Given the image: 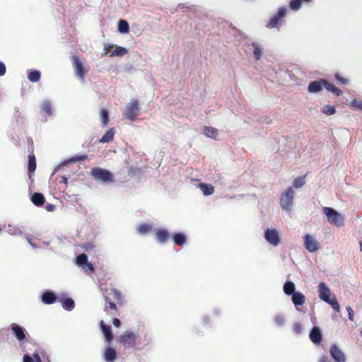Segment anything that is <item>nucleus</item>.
<instances>
[{
  "mask_svg": "<svg viewBox=\"0 0 362 362\" xmlns=\"http://www.w3.org/2000/svg\"><path fill=\"white\" fill-rule=\"evenodd\" d=\"M90 173L95 180L104 182H112L114 181L112 174L107 170L95 168L91 170Z\"/></svg>",
  "mask_w": 362,
  "mask_h": 362,
  "instance_id": "423d86ee",
  "label": "nucleus"
},
{
  "mask_svg": "<svg viewBox=\"0 0 362 362\" xmlns=\"http://www.w3.org/2000/svg\"><path fill=\"white\" fill-rule=\"evenodd\" d=\"M174 241L177 245H181V233H178L174 235Z\"/></svg>",
  "mask_w": 362,
  "mask_h": 362,
  "instance_id": "a18cd8bd",
  "label": "nucleus"
},
{
  "mask_svg": "<svg viewBox=\"0 0 362 362\" xmlns=\"http://www.w3.org/2000/svg\"><path fill=\"white\" fill-rule=\"evenodd\" d=\"M317 292L320 300L331 305L335 312L339 313L340 311V305L338 301L334 296L331 298L332 291L325 282L322 281L318 284Z\"/></svg>",
  "mask_w": 362,
  "mask_h": 362,
  "instance_id": "f03ea898",
  "label": "nucleus"
},
{
  "mask_svg": "<svg viewBox=\"0 0 362 362\" xmlns=\"http://www.w3.org/2000/svg\"><path fill=\"white\" fill-rule=\"evenodd\" d=\"M104 357L106 361L113 362L117 358L116 351L112 347L107 348Z\"/></svg>",
  "mask_w": 362,
  "mask_h": 362,
  "instance_id": "5701e85b",
  "label": "nucleus"
},
{
  "mask_svg": "<svg viewBox=\"0 0 362 362\" xmlns=\"http://www.w3.org/2000/svg\"><path fill=\"white\" fill-rule=\"evenodd\" d=\"M335 78L337 81L341 83L342 84H347L349 82L347 79L344 78L339 74H335Z\"/></svg>",
  "mask_w": 362,
  "mask_h": 362,
  "instance_id": "37998d69",
  "label": "nucleus"
},
{
  "mask_svg": "<svg viewBox=\"0 0 362 362\" xmlns=\"http://www.w3.org/2000/svg\"><path fill=\"white\" fill-rule=\"evenodd\" d=\"M32 202L37 206H42L45 202V198L42 193L35 192L31 197Z\"/></svg>",
  "mask_w": 362,
  "mask_h": 362,
  "instance_id": "6ab92c4d",
  "label": "nucleus"
},
{
  "mask_svg": "<svg viewBox=\"0 0 362 362\" xmlns=\"http://www.w3.org/2000/svg\"><path fill=\"white\" fill-rule=\"evenodd\" d=\"M119 341L126 348L134 349L141 344V338L136 332L127 330L119 337Z\"/></svg>",
  "mask_w": 362,
  "mask_h": 362,
  "instance_id": "7ed1b4c3",
  "label": "nucleus"
},
{
  "mask_svg": "<svg viewBox=\"0 0 362 362\" xmlns=\"http://www.w3.org/2000/svg\"><path fill=\"white\" fill-rule=\"evenodd\" d=\"M41 110L48 115L52 114V106L49 102H45L41 106Z\"/></svg>",
  "mask_w": 362,
  "mask_h": 362,
  "instance_id": "4c0bfd02",
  "label": "nucleus"
},
{
  "mask_svg": "<svg viewBox=\"0 0 362 362\" xmlns=\"http://www.w3.org/2000/svg\"><path fill=\"white\" fill-rule=\"evenodd\" d=\"M62 302V307L66 310H71L74 309L75 303L74 301L70 298H67L62 300H60Z\"/></svg>",
  "mask_w": 362,
  "mask_h": 362,
  "instance_id": "c756f323",
  "label": "nucleus"
},
{
  "mask_svg": "<svg viewBox=\"0 0 362 362\" xmlns=\"http://www.w3.org/2000/svg\"><path fill=\"white\" fill-rule=\"evenodd\" d=\"M62 182H63V183H64L65 185H67V183H68V179H67L66 177H62Z\"/></svg>",
  "mask_w": 362,
  "mask_h": 362,
  "instance_id": "bf43d9fd",
  "label": "nucleus"
},
{
  "mask_svg": "<svg viewBox=\"0 0 362 362\" xmlns=\"http://www.w3.org/2000/svg\"><path fill=\"white\" fill-rule=\"evenodd\" d=\"M115 134V131L114 128L110 129L108 131L105 132V134L102 136L100 139V143H109L112 141Z\"/></svg>",
  "mask_w": 362,
  "mask_h": 362,
  "instance_id": "b1692460",
  "label": "nucleus"
},
{
  "mask_svg": "<svg viewBox=\"0 0 362 362\" xmlns=\"http://www.w3.org/2000/svg\"><path fill=\"white\" fill-rule=\"evenodd\" d=\"M140 169L138 168H130L129 170H128V174L129 175H136V173H139L140 172Z\"/></svg>",
  "mask_w": 362,
  "mask_h": 362,
  "instance_id": "c03bdc74",
  "label": "nucleus"
},
{
  "mask_svg": "<svg viewBox=\"0 0 362 362\" xmlns=\"http://www.w3.org/2000/svg\"><path fill=\"white\" fill-rule=\"evenodd\" d=\"M28 141L30 145V151L31 153L28 155V172L29 174V177L31 178V174L33 173L36 170V159L35 156L33 153L34 151V145L33 141L31 138L28 139Z\"/></svg>",
  "mask_w": 362,
  "mask_h": 362,
  "instance_id": "1a4fd4ad",
  "label": "nucleus"
},
{
  "mask_svg": "<svg viewBox=\"0 0 362 362\" xmlns=\"http://www.w3.org/2000/svg\"><path fill=\"white\" fill-rule=\"evenodd\" d=\"M151 229V226L148 224L144 223L139 226L138 230L141 234H145L148 233Z\"/></svg>",
  "mask_w": 362,
  "mask_h": 362,
  "instance_id": "ea45409f",
  "label": "nucleus"
},
{
  "mask_svg": "<svg viewBox=\"0 0 362 362\" xmlns=\"http://www.w3.org/2000/svg\"><path fill=\"white\" fill-rule=\"evenodd\" d=\"M139 102L137 100H134L127 105L126 110L124 112V116L125 118L133 122V121L136 120V117L139 115Z\"/></svg>",
  "mask_w": 362,
  "mask_h": 362,
  "instance_id": "0eeeda50",
  "label": "nucleus"
},
{
  "mask_svg": "<svg viewBox=\"0 0 362 362\" xmlns=\"http://www.w3.org/2000/svg\"><path fill=\"white\" fill-rule=\"evenodd\" d=\"M88 263V257L83 253L76 257V264L80 266H85Z\"/></svg>",
  "mask_w": 362,
  "mask_h": 362,
  "instance_id": "72a5a7b5",
  "label": "nucleus"
},
{
  "mask_svg": "<svg viewBox=\"0 0 362 362\" xmlns=\"http://www.w3.org/2000/svg\"><path fill=\"white\" fill-rule=\"evenodd\" d=\"M264 238L272 246H277L281 242L279 232L276 229L267 228L264 231Z\"/></svg>",
  "mask_w": 362,
  "mask_h": 362,
  "instance_id": "6e6552de",
  "label": "nucleus"
},
{
  "mask_svg": "<svg viewBox=\"0 0 362 362\" xmlns=\"http://www.w3.org/2000/svg\"><path fill=\"white\" fill-rule=\"evenodd\" d=\"M182 245H184L186 241V236L183 233H182Z\"/></svg>",
  "mask_w": 362,
  "mask_h": 362,
  "instance_id": "052dcab7",
  "label": "nucleus"
},
{
  "mask_svg": "<svg viewBox=\"0 0 362 362\" xmlns=\"http://www.w3.org/2000/svg\"><path fill=\"white\" fill-rule=\"evenodd\" d=\"M302 3L300 0H291L290 1V8L293 11H298L300 8Z\"/></svg>",
  "mask_w": 362,
  "mask_h": 362,
  "instance_id": "e433bc0d",
  "label": "nucleus"
},
{
  "mask_svg": "<svg viewBox=\"0 0 362 362\" xmlns=\"http://www.w3.org/2000/svg\"><path fill=\"white\" fill-rule=\"evenodd\" d=\"M113 48V46H110V45H108V46H105V51L106 53H109L110 52V49Z\"/></svg>",
  "mask_w": 362,
  "mask_h": 362,
  "instance_id": "4d7b16f0",
  "label": "nucleus"
},
{
  "mask_svg": "<svg viewBox=\"0 0 362 362\" xmlns=\"http://www.w3.org/2000/svg\"><path fill=\"white\" fill-rule=\"evenodd\" d=\"M118 30L121 33H128L129 32L128 22L125 20H119L118 22Z\"/></svg>",
  "mask_w": 362,
  "mask_h": 362,
  "instance_id": "cd10ccee",
  "label": "nucleus"
},
{
  "mask_svg": "<svg viewBox=\"0 0 362 362\" xmlns=\"http://www.w3.org/2000/svg\"><path fill=\"white\" fill-rule=\"evenodd\" d=\"M11 330L18 341H23L25 339V329L20 325L13 323L11 325Z\"/></svg>",
  "mask_w": 362,
  "mask_h": 362,
  "instance_id": "f3484780",
  "label": "nucleus"
},
{
  "mask_svg": "<svg viewBox=\"0 0 362 362\" xmlns=\"http://www.w3.org/2000/svg\"><path fill=\"white\" fill-rule=\"evenodd\" d=\"M293 331L296 333V334H300L302 332V330H303V327L301 326V325L298 322H296L293 325Z\"/></svg>",
  "mask_w": 362,
  "mask_h": 362,
  "instance_id": "79ce46f5",
  "label": "nucleus"
},
{
  "mask_svg": "<svg viewBox=\"0 0 362 362\" xmlns=\"http://www.w3.org/2000/svg\"><path fill=\"white\" fill-rule=\"evenodd\" d=\"M329 353L335 362H346V356L337 345H332L329 349Z\"/></svg>",
  "mask_w": 362,
  "mask_h": 362,
  "instance_id": "ddd939ff",
  "label": "nucleus"
},
{
  "mask_svg": "<svg viewBox=\"0 0 362 362\" xmlns=\"http://www.w3.org/2000/svg\"><path fill=\"white\" fill-rule=\"evenodd\" d=\"M185 8V7L182 5V12H184V9Z\"/></svg>",
  "mask_w": 362,
  "mask_h": 362,
  "instance_id": "e2e57ef3",
  "label": "nucleus"
},
{
  "mask_svg": "<svg viewBox=\"0 0 362 362\" xmlns=\"http://www.w3.org/2000/svg\"><path fill=\"white\" fill-rule=\"evenodd\" d=\"M6 69L5 64L3 62H0V76H3L5 74Z\"/></svg>",
  "mask_w": 362,
  "mask_h": 362,
  "instance_id": "09e8293b",
  "label": "nucleus"
},
{
  "mask_svg": "<svg viewBox=\"0 0 362 362\" xmlns=\"http://www.w3.org/2000/svg\"><path fill=\"white\" fill-rule=\"evenodd\" d=\"M127 53V49H125L124 47L117 46V47H115V49L110 54V56L111 57H113V56H122V55H124Z\"/></svg>",
  "mask_w": 362,
  "mask_h": 362,
  "instance_id": "473e14b6",
  "label": "nucleus"
},
{
  "mask_svg": "<svg viewBox=\"0 0 362 362\" xmlns=\"http://www.w3.org/2000/svg\"><path fill=\"white\" fill-rule=\"evenodd\" d=\"M251 46L253 48V56L256 60H259L262 57V49L257 42H252Z\"/></svg>",
  "mask_w": 362,
  "mask_h": 362,
  "instance_id": "a878e982",
  "label": "nucleus"
},
{
  "mask_svg": "<svg viewBox=\"0 0 362 362\" xmlns=\"http://www.w3.org/2000/svg\"><path fill=\"white\" fill-rule=\"evenodd\" d=\"M23 361V362H35L34 359L32 358V357L30 356H29L28 354L24 355Z\"/></svg>",
  "mask_w": 362,
  "mask_h": 362,
  "instance_id": "3c124183",
  "label": "nucleus"
},
{
  "mask_svg": "<svg viewBox=\"0 0 362 362\" xmlns=\"http://www.w3.org/2000/svg\"><path fill=\"white\" fill-rule=\"evenodd\" d=\"M287 9L285 7H281L278 9L276 14L273 16L267 24V27L269 28H277L279 22L281 18L286 16Z\"/></svg>",
  "mask_w": 362,
  "mask_h": 362,
  "instance_id": "9d476101",
  "label": "nucleus"
},
{
  "mask_svg": "<svg viewBox=\"0 0 362 362\" xmlns=\"http://www.w3.org/2000/svg\"><path fill=\"white\" fill-rule=\"evenodd\" d=\"M41 299L43 303L49 305L54 303L57 300V296L52 291H46L42 293Z\"/></svg>",
  "mask_w": 362,
  "mask_h": 362,
  "instance_id": "a211bd4d",
  "label": "nucleus"
},
{
  "mask_svg": "<svg viewBox=\"0 0 362 362\" xmlns=\"http://www.w3.org/2000/svg\"><path fill=\"white\" fill-rule=\"evenodd\" d=\"M112 324L117 327H119L121 325V322H120V320L118 319V318H113L112 320Z\"/></svg>",
  "mask_w": 362,
  "mask_h": 362,
  "instance_id": "603ef678",
  "label": "nucleus"
},
{
  "mask_svg": "<svg viewBox=\"0 0 362 362\" xmlns=\"http://www.w3.org/2000/svg\"><path fill=\"white\" fill-rule=\"evenodd\" d=\"M309 337L313 344H320L322 337L320 329L317 326L313 327L309 334Z\"/></svg>",
  "mask_w": 362,
  "mask_h": 362,
  "instance_id": "dca6fc26",
  "label": "nucleus"
},
{
  "mask_svg": "<svg viewBox=\"0 0 362 362\" xmlns=\"http://www.w3.org/2000/svg\"><path fill=\"white\" fill-rule=\"evenodd\" d=\"M318 362H332L327 356H322Z\"/></svg>",
  "mask_w": 362,
  "mask_h": 362,
  "instance_id": "864d4df0",
  "label": "nucleus"
},
{
  "mask_svg": "<svg viewBox=\"0 0 362 362\" xmlns=\"http://www.w3.org/2000/svg\"><path fill=\"white\" fill-rule=\"evenodd\" d=\"M100 119H101V122H102V126L103 127H107L109 123V121H110L108 111L105 109H102L100 111Z\"/></svg>",
  "mask_w": 362,
  "mask_h": 362,
  "instance_id": "c85d7f7f",
  "label": "nucleus"
},
{
  "mask_svg": "<svg viewBox=\"0 0 362 362\" xmlns=\"http://www.w3.org/2000/svg\"><path fill=\"white\" fill-rule=\"evenodd\" d=\"M45 208L48 211H52L54 210V206L52 204H49L45 206Z\"/></svg>",
  "mask_w": 362,
  "mask_h": 362,
  "instance_id": "6e6d98bb",
  "label": "nucleus"
},
{
  "mask_svg": "<svg viewBox=\"0 0 362 362\" xmlns=\"http://www.w3.org/2000/svg\"><path fill=\"white\" fill-rule=\"evenodd\" d=\"M83 268H87V270L90 274L93 273L94 271L93 265L90 262H88L85 266H83Z\"/></svg>",
  "mask_w": 362,
  "mask_h": 362,
  "instance_id": "de8ad7c7",
  "label": "nucleus"
},
{
  "mask_svg": "<svg viewBox=\"0 0 362 362\" xmlns=\"http://www.w3.org/2000/svg\"><path fill=\"white\" fill-rule=\"evenodd\" d=\"M285 317L282 314H277L274 317V322L278 326H283L284 324Z\"/></svg>",
  "mask_w": 362,
  "mask_h": 362,
  "instance_id": "58836bf2",
  "label": "nucleus"
},
{
  "mask_svg": "<svg viewBox=\"0 0 362 362\" xmlns=\"http://www.w3.org/2000/svg\"><path fill=\"white\" fill-rule=\"evenodd\" d=\"M294 190L291 187L287 188L281 194L280 205L283 211H290L293 205Z\"/></svg>",
  "mask_w": 362,
  "mask_h": 362,
  "instance_id": "20e7f679",
  "label": "nucleus"
},
{
  "mask_svg": "<svg viewBox=\"0 0 362 362\" xmlns=\"http://www.w3.org/2000/svg\"><path fill=\"white\" fill-rule=\"evenodd\" d=\"M199 187L204 196H209L214 192V188L212 185L206 183H199Z\"/></svg>",
  "mask_w": 362,
  "mask_h": 362,
  "instance_id": "393cba45",
  "label": "nucleus"
},
{
  "mask_svg": "<svg viewBox=\"0 0 362 362\" xmlns=\"http://www.w3.org/2000/svg\"><path fill=\"white\" fill-rule=\"evenodd\" d=\"M325 88L329 92L332 93L336 95H340L341 94V90L337 88L332 83H329L327 80H325Z\"/></svg>",
  "mask_w": 362,
  "mask_h": 362,
  "instance_id": "bb28decb",
  "label": "nucleus"
},
{
  "mask_svg": "<svg viewBox=\"0 0 362 362\" xmlns=\"http://www.w3.org/2000/svg\"><path fill=\"white\" fill-rule=\"evenodd\" d=\"M156 237L160 243H164L168 241L170 235L166 230L160 229L156 232Z\"/></svg>",
  "mask_w": 362,
  "mask_h": 362,
  "instance_id": "4be33fe9",
  "label": "nucleus"
},
{
  "mask_svg": "<svg viewBox=\"0 0 362 362\" xmlns=\"http://www.w3.org/2000/svg\"><path fill=\"white\" fill-rule=\"evenodd\" d=\"M323 213L327 218L329 223L333 224L337 227L344 226V218L335 209L331 207H323Z\"/></svg>",
  "mask_w": 362,
  "mask_h": 362,
  "instance_id": "39448f33",
  "label": "nucleus"
},
{
  "mask_svg": "<svg viewBox=\"0 0 362 362\" xmlns=\"http://www.w3.org/2000/svg\"><path fill=\"white\" fill-rule=\"evenodd\" d=\"M291 301L295 308L298 310H300L299 307L303 305L305 302V296L303 293L297 291L291 296Z\"/></svg>",
  "mask_w": 362,
  "mask_h": 362,
  "instance_id": "4468645a",
  "label": "nucleus"
},
{
  "mask_svg": "<svg viewBox=\"0 0 362 362\" xmlns=\"http://www.w3.org/2000/svg\"><path fill=\"white\" fill-rule=\"evenodd\" d=\"M40 71L37 70H32L28 74V79L33 83L37 82L40 79Z\"/></svg>",
  "mask_w": 362,
  "mask_h": 362,
  "instance_id": "7c9ffc66",
  "label": "nucleus"
},
{
  "mask_svg": "<svg viewBox=\"0 0 362 362\" xmlns=\"http://www.w3.org/2000/svg\"><path fill=\"white\" fill-rule=\"evenodd\" d=\"M33 357H34L35 362H42L41 358L38 354H34Z\"/></svg>",
  "mask_w": 362,
  "mask_h": 362,
  "instance_id": "5fc2aeb1",
  "label": "nucleus"
},
{
  "mask_svg": "<svg viewBox=\"0 0 362 362\" xmlns=\"http://www.w3.org/2000/svg\"><path fill=\"white\" fill-rule=\"evenodd\" d=\"M322 111L323 113H325L327 115H332L336 112L335 107L333 105H325L322 107Z\"/></svg>",
  "mask_w": 362,
  "mask_h": 362,
  "instance_id": "f704fd0d",
  "label": "nucleus"
},
{
  "mask_svg": "<svg viewBox=\"0 0 362 362\" xmlns=\"http://www.w3.org/2000/svg\"><path fill=\"white\" fill-rule=\"evenodd\" d=\"M304 245L310 252H315L319 249L318 242L309 234L305 235L304 237Z\"/></svg>",
  "mask_w": 362,
  "mask_h": 362,
  "instance_id": "f8f14e48",
  "label": "nucleus"
},
{
  "mask_svg": "<svg viewBox=\"0 0 362 362\" xmlns=\"http://www.w3.org/2000/svg\"><path fill=\"white\" fill-rule=\"evenodd\" d=\"M305 183V177H298L293 180V185L296 188H300L303 187Z\"/></svg>",
  "mask_w": 362,
  "mask_h": 362,
  "instance_id": "c9c22d12",
  "label": "nucleus"
},
{
  "mask_svg": "<svg viewBox=\"0 0 362 362\" xmlns=\"http://www.w3.org/2000/svg\"><path fill=\"white\" fill-rule=\"evenodd\" d=\"M88 158V156L87 155H82V156H77L76 157L74 160V161H83V160H85Z\"/></svg>",
  "mask_w": 362,
  "mask_h": 362,
  "instance_id": "8fccbe9b",
  "label": "nucleus"
},
{
  "mask_svg": "<svg viewBox=\"0 0 362 362\" xmlns=\"http://www.w3.org/2000/svg\"><path fill=\"white\" fill-rule=\"evenodd\" d=\"M325 79L311 81L308 85V90L310 93H318L325 87Z\"/></svg>",
  "mask_w": 362,
  "mask_h": 362,
  "instance_id": "2eb2a0df",
  "label": "nucleus"
},
{
  "mask_svg": "<svg viewBox=\"0 0 362 362\" xmlns=\"http://www.w3.org/2000/svg\"><path fill=\"white\" fill-rule=\"evenodd\" d=\"M204 134L209 138L215 139L218 135V130L212 127L204 128Z\"/></svg>",
  "mask_w": 362,
  "mask_h": 362,
  "instance_id": "2f4dec72",
  "label": "nucleus"
},
{
  "mask_svg": "<svg viewBox=\"0 0 362 362\" xmlns=\"http://www.w3.org/2000/svg\"><path fill=\"white\" fill-rule=\"evenodd\" d=\"M104 298L105 301L104 310L108 315H115L117 313V307L112 300H116L119 304H122L121 292L116 288H110L106 291Z\"/></svg>",
  "mask_w": 362,
  "mask_h": 362,
  "instance_id": "f257e3e1",
  "label": "nucleus"
},
{
  "mask_svg": "<svg viewBox=\"0 0 362 362\" xmlns=\"http://www.w3.org/2000/svg\"><path fill=\"white\" fill-rule=\"evenodd\" d=\"M100 327L102 329V331L105 335V337L107 341H110L113 339V334L112 333L110 327L108 325H106L103 321L100 322Z\"/></svg>",
  "mask_w": 362,
  "mask_h": 362,
  "instance_id": "412c9836",
  "label": "nucleus"
},
{
  "mask_svg": "<svg viewBox=\"0 0 362 362\" xmlns=\"http://www.w3.org/2000/svg\"><path fill=\"white\" fill-rule=\"evenodd\" d=\"M361 334H362V331H361Z\"/></svg>",
  "mask_w": 362,
  "mask_h": 362,
  "instance_id": "69168bd1",
  "label": "nucleus"
},
{
  "mask_svg": "<svg viewBox=\"0 0 362 362\" xmlns=\"http://www.w3.org/2000/svg\"><path fill=\"white\" fill-rule=\"evenodd\" d=\"M360 245V251L362 252V240L359 242Z\"/></svg>",
  "mask_w": 362,
  "mask_h": 362,
  "instance_id": "680f3d73",
  "label": "nucleus"
},
{
  "mask_svg": "<svg viewBox=\"0 0 362 362\" xmlns=\"http://www.w3.org/2000/svg\"><path fill=\"white\" fill-rule=\"evenodd\" d=\"M346 310L348 313L349 319L351 321H353L354 320V310H352V308L351 307H346Z\"/></svg>",
  "mask_w": 362,
  "mask_h": 362,
  "instance_id": "49530a36",
  "label": "nucleus"
},
{
  "mask_svg": "<svg viewBox=\"0 0 362 362\" xmlns=\"http://www.w3.org/2000/svg\"><path fill=\"white\" fill-rule=\"evenodd\" d=\"M1 230H2V228H1V227L0 226V233L1 232Z\"/></svg>",
  "mask_w": 362,
  "mask_h": 362,
  "instance_id": "0e129e2a",
  "label": "nucleus"
},
{
  "mask_svg": "<svg viewBox=\"0 0 362 362\" xmlns=\"http://www.w3.org/2000/svg\"><path fill=\"white\" fill-rule=\"evenodd\" d=\"M284 292L287 296H293L296 293V286L293 281H287L285 282L283 286Z\"/></svg>",
  "mask_w": 362,
  "mask_h": 362,
  "instance_id": "aec40b11",
  "label": "nucleus"
},
{
  "mask_svg": "<svg viewBox=\"0 0 362 362\" xmlns=\"http://www.w3.org/2000/svg\"><path fill=\"white\" fill-rule=\"evenodd\" d=\"M351 106L352 107H355L356 108H357L358 110H361L362 111V102L361 101H358L356 99H354L351 103H350Z\"/></svg>",
  "mask_w": 362,
  "mask_h": 362,
  "instance_id": "a19ab883",
  "label": "nucleus"
},
{
  "mask_svg": "<svg viewBox=\"0 0 362 362\" xmlns=\"http://www.w3.org/2000/svg\"><path fill=\"white\" fill-rule=\"evenodd\" d=\"M71 62L76 76L81 81H83L85 78L86 71L80 58L78 56H74L71 58Z\"/></svg>",
  "mask_w": 362,
  "mask_h": 362,
  "instance_id": "9b49d317",
  "label": "nucleus"
},
{
  "mask_svg": "<svg viewBox=\"0 0 362 362\" xmlns=\"http://www.w3.org/2000/svg\"><path fill=\"white\" fill-rule=\"evenodd\" d=\"M203 321H204V322L205 324H208V323H209V317H208V316H204V317H203Z\"/></svg>",
  "mask_w": 362,
  "mask_h": 362,
  "instance_id": "13d9d810",
  "label": "nucleus"
}]
</instances>
